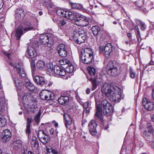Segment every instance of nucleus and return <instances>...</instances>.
I'll list each match as a JSON object with an SVG mask.
<instances>
[{"label":"nucleus","instance_id":"nucleus-30","mask_svg":"<svg viewBox=\"0 0 154 154\" xmlns=\"http://www.w3.org/2000/svg\"><path fill=\"white\" fill-rule=\"evenodd\" d=\"M81 104L83 107L85 109L86 113H88L91 108V103L89 102H86L83 103L82 102Z\"/></svg>","mask_w":154,"mask_h":154},{"label":"nucleus","instance_id":"nucleus-44","mask_svg":"<svg viewBox=\"0 0 154 154\" xmlns=\"http://www.w3.org/2000/svg\"><path fill=\"white\" fill-rule=\"evenodd\" d=\"M47 81L44 77L41 76L40 80V82H39V85H46L47 84Z\"/></svg>","mask_w":154,"mask_h":154},{"label":"nucleus","instance_id":"nucleus-20","mask_svg":"<svg viewBox=\"0 0 154 154\" xmlns=\"http://www.w3.org/2000/svg\"><path fill=\"white\" fill-rule=\"evenodd\" d=\"M25 30L22 25H20L15 29V35L17 40H19L23 34Z\"/></svg>","mask_w":154,"mask_h":154},{"label":"nucleus","instance_id":"nucleus-33","mask_svg":"<svg viewBox=\"0 0 154 154\" xmlns=\"http://www.w3.org/2000/svg\"><path fill=\"white\" fill-rule=\"evenodd\" d=\"M91 30L95 36H97L100 30V28L97 26H93L91 28Z\"/></svg>","mask_w":154,"mask_h":154},{"label":"nucleus","instance_id":"nucleus-5","mask_svg":"<svg viewBox=\"0 0 154 154\" xmlns=\"http://www.w3.org/2000/svg\"><path fill=\"white\" fill-rule=\"evenodd\" d=\"M87 37L88 34L87 32L82 28L77 29L74 32V41L78 44L84 42Z\"/></svg>","mask_w":154,"mask_h":154},{"label":"nucleus","instance_id":"nucleus-26","mask_svg":"<svg viewBox=\"0 0 154 154\" xmlns=\"http://www.w3.org/2000/svg\"><path fill=\"white\" fill-rule=\"evenodd\" d=\"M24 81L25 83V86L26 88L30 91H33L35 89V86L28 79H25Z\"/></svg>","mask_w":154,"mask_h":154},{"label":"nucleus","instance_id":"nucleus-39","mask_svg":"<svg viewBox=\"0 0 154 154\" xmlns=\"http://www.w3.org/2000/svg\"><path fill=\"white\" fill-rule=\"evenodd\" d=\"M32 145L34 147H38V140L36 138H32L31 141Z\"/></svg>","mask_w":154,"mask_h":154},{"label":"nucleus","instance_id":"nucleus-56","mask_svg":"<svg viewBox=\"0 0 154 154\" xmlns=\"http://www.w3.org/2000/svg\"><path fill=\"white\" fill-rule=\"evenodd\" d=\"M30 127V125H26V133L28 134V135H29V134L31 131Z\"/></svg>","mask_w":154,"mask_h":154},{"label":"nucleus","instance_id":"nucleus-15","mask_svg":"<svg viewBox=\"0 0 154 154\" xmlns=\"http://www.w3.org/2000/svg\"><path fill=\"white\" fill-rule=\"evenodd\" d=\"M97 124L96 122L94 120H91L88 124V127L90 134L92 135L96 134V130Z\"/></svg>","mask_w":154,"mask_h":154},{"label":"nucleus","instance_id":"nucleus-48","mask_svg":"<svg viewBox=\"0 0 154 154\" xmlns=\"http://www.w3.org/2000/svg\"><path fill=\"white\" fill-rule=\"evenodd\" d=\"M135 3L137 7H141L143 4V0H137L135 2Z\"/></svg>","mask_w":154,"mask_h":154},{"label":"nucleus","instance_id":"nucleus-53","mask_svg":"<svg viewBox=\"0 0 154 154\" xmlns=\"http://www.w3.org/2000/svg\"><path fill=\"white\" fill-rule=\"evenodd\" d=\"M147 127L148 128V131L153 132L154 131L150 123H147Z\"/></svg>","mask_w":154,"mask_h":154},{"label":"nucleus","instance_id":"nucleus-24","mask_svg":"<svg viewBox=\"0 0 154 154\" xmlns=\"http://www.w3.org/2000/svg\"><path fill=\"white\" fill-rule=\"evenodd\" d=\"M69 98L67 96H62L58 99V102L61 105H66L69 101Z\"/></svg>","mask_w":154,"mask_h":154},{"label":"nucleus","instance_id":"nucleus-40","mask_svg":"<svg viewBox=\"0 0 154 154\" xmlns=\"http://www.w3.org/2000/svg\"><path fill=\"white\" fill-rule=\"evenodd\" d=\"M58 152L57 150L55 149L50 148H47V151L46 154H57Z\"/></svg>","mask_w":154,"mask_h":154},{"label":"nucleus","instance_id":"nucleus-17","mask_svg":"<svg viewBox=\"0 0 154 154\" xmlns=\"http://www.w3.org/2000/svg\"><path fill=\"white\" fill-rule=\"evenodd\" d=\"M53 71L55 74L60 76H64L66 74L65 70L58 65L54 66Z\"/></svg>","mask_w":154,"mask_h":154},{"label":"nucleus","instance_id":"nucleus-51","mask_svg":"<svg viewBox=\"0 0 154 154\" xmlns=\"http://www.w3.org/2000/svg\"><path fill=\"white\" fill-rule=\"evenodd\" d=\"M48 100H53L54 99L55 96L54 93L50 91H48Z\"/></svg>","mask_w":154,"mask_h":154},{"label":"nucleus","instance_id":"nucleus-57","mask_svg":"<svg viewBox=\"0 0 154 154\" xmlns=\"http://www.w3.org/2000/svg\"><path fill=\"white\" fill-rule=\"evenodd\" d=\"M32 118H27V119L26 125L30 126L32 122Z\"/></svg>","mask_w":154,"mask_h":154},{"label":"nucleus","instance_id":"nucleus-13","mask_svg":"<svg viewBox=\"0 0 154 154\" xmlns=\"http://www.w3.org/2000/svg\"><path fill=\"white\" fill-rule=\"evenodd\" d=\"M94 99L96 104V112L95 114V117L96 118H98L101 120H103V116L101 112L102 111L100 109V105H97V103L99 101V100L97 95L95 96Z\"/></svg>","mask_w":154,"mask_h":154},{"label":"nucleus","instance_id":"nucleus-4","mask_svg":"<svg viewBox=\"0 0 154 154\" xmlns=\"http://www.w3.org/2000/svg\"><path fill=\"white\" fill-rule=\"evenodd\" d=\"M23 102L24 105L29 106V110L32 112H35L37 110L36 106L35 104L36 100L29 94H26L23 97Z\"/></svg>","mask_w":154,"mask_h":154},{"label":"nucleus","instance_id":"nucleus-64","mask_svg":"<svg viewBox=\"0 0 154 154\" xmlns=\"http://www.w3.org/2000/svg\"><path fill=\"white\" fill-rule=\"evenodd\" d=\"M52 123L54 124V126L56 127H57L58 125V123L56 122L54 120L52 121Z\"/></svg>","mask_w":154,"mask_h":154},{"label":"nucleus","instance_id":"nucleus-63","mask_svg":"<svg viewBox=\"0 0 154 154\" xmlns=\"http://www.w3.org/2000/svg\"><path fill=\"white\" fill-rule=\"evenodd\" d=\"M49 131L51 134L53 135L54 134L55 131L54 129L51 128L50 130Z\"/></svg>","mask_w":154,"mask_h":154},{"label":"nucleus","instance_id":"nucleus-38","mask_svg":"<svg viewBox=\"0 0 154 154\" xmlns=\"http://www.w3.org/2000/svg\"><path fill=\"white\" fill-rule=\"evenodd\" d=\"M70 5L73 9H82V6L81 4H77L76 3H70Z\"/></svg>","mask_w":154,"mask_h":154},{"label":"nucleus","instance_id":"nucleus-10","mask_svg":"<svg viewBox=\"0 0 154 154\" xmlns=\"http://www.w3.org/2000/svg\"><path fill=\"white\" fill-rule=\"evenodd\" d=\"M57 50L59 55L61 57H65L68 54L67 46L64 44H60L57 46Z\"/></svg>","mask_w":154,"mask_h":154},{"label":"nucleus","instance_id":"nucleus-16","mask_svg":"<svg viewBox=\"0 0 154 154\" xmlns=\"http://www.w3.org/2000/svg\"><path fill=\"white\" fill-rule=\"evenodd\" d=\"M143 136L147 143H150L153 140V132L145 131L143 134Z\"/></svg>","mask_w":154,"mask_h":154},{"label":"nucleus","instance_id":"nucleus-60","mask_svg":"<svg viewBox=\"0 0 154 154\" xmlns=\"http://www.w3.org/2000/svg\"><path fill=\"white\" fill-rule=\"evenodd\" d=\"M135 28L136 29V30H137V37L138 36H140V31L139 30V29L137 26H135Z\"/></svg>","mask_w":154,"mask_h":154},{"label":"nucleus","instance_id":"nucleus-50","mask_svg":"<svg viewBox=\"0 0 154 154\" xmlns=\"http://www.w3.org/2000/svg\"><path fill=\"white\" fill-rule=\"evenodd\" d=\"M40 112L38 113V114L36 115L34 117V120L37 124H38L39 123L40 121Z\"/></svg>","mask_w":154,"mask_h":154},{"label":"nucleus","instance_id":"nucleus-45","mask_svg":"<svg viewBox=\"0 0 154 154\" xmlns=\"http://www.w3.org/2000/svg\"><path fill=\"white\" fill-rule=\"evenodd\" d=\"M46 67L48 71L50 72H53L54 68H53V66L51 63H48L47 64Z\"/></svg>","mask_w":154,"mask_h":154},{"label":"nucleus","instance_id":"nucleus-21","mask_svg":"<svg viewBox=\"0 0 154 154\" xmlns=\"http://www.w3.org/2000/svg\"><path fill=\"white\" fill-rule=\"evenodd\" d=\"M64 118L65 120V125L66 128L69 127V126L72 122V118L69 114L65 113L64 114Z\"/></svg>","mask_w":154,"mask_h":154},{"label":"nucleus","instance_id":"nucleus-52","mask_svg":"<svg viewBox=\"0 0 154 154\" xmlns=\"http://www.w3.org/2000/svg\"><path fill=\"white\" fill-rule=\"evenodd\" d=\"M66 20L63 19L59 21V25L60 26H64L66 25Z\"/></svg>","mask_w":154,"mask_h":154},{"label":"nucleus","instance_id":"nucleus-27","mask_svg":"<svg viewBox=\"0 0 154 154\" xmlns=\"http://www.w3.org/2000/svg\"><path fill=\"white\" fill-rule=\"evenodd\" d=\"M30 67L31 69L32 75L33 77L36 72H37V69L35 63V60L34 59L30 60Z\"/></svg>","mask_w":154,"mask_h":154},{"label":"nucleus","instance_id":"nucleus-43","mask_svg":"<svg viewBox=\"0 0 154 154\" xmlns=\"http://www.w3.org/2000/svg\"><path fill=\"white\" fill-rule=\"evenodd\" d=\"M129 76L132 79H134L135 77L136 73L130 67L129 70Z\"/></svg>","mask_w":154,"mask_h":154},{"label":"nucleus","instance_id":"nucleus-12","mask_svg":"<svg viewBox=\"0 0 154 154\" xmlns=\"http://www.w3.org/2000/svg\"><path fill=\"white\" fill-rule=\"evenodd\" d=\"M10 64L14 69H16L17 72L21 77H24L26 76V73L24 69L23 64L22 63H19L15 65L11 63H10Z\"/></svg>","mask_w":154,"mask_h":154},{"label":"nucleus","instance_id":"nucleus-18","mask_svg":"<svg viewBox=\"0 0 154 154\" xmlns=\"http://www.w3.org/2000/svg\"><path fill=\"white\" fill-rule=\"evenodd\" d=\"M11 134L8 129L4 130L2 133V139L3 142L8 141L11 137Z\"/></svg>","mask_w":154,"mask_h":154},{"label":"nucleus","instance_id":"nucleus-14","mask_svg":"<svg viewBox=\"0 0 154 154\" xmlns=\"http://www.w3.org/2000/svg\"><path fill=\"white\" fill-rule=\"evenodd\" d=\"M142 104L147 110L151 111L154 109V102L152 101L148 100L146 98H143V100Z\"/></svg>","mask_w":154,"mask_h":154},{"label":"nucleus","instance_id":"nucleus-22","mask_svg":"<svg viewBox=\"0 0 154 154\" xmlns=\"http://www.w3.org/2000/svg\"><path fill=\"white\" fill-rule=\"evenodd\" d=\"M40 133L44 134V131L42 130H40L38 131V136L40 140L42 143L44 144H46L49 142L50 139L48 137H45L44 136L41 137L40 135Z\"/></svg>","mask_w":154,"mask_h":154},{"label":"nucleus","instance_id":"nucleus-36","mask_svg":"<svg viewBox=\"0 0 154 154\" xmlns=\"http://www.w3.org/2000/svg\"><path fill=\"white\" fill-rule=\"evenodd\" d=\"M13 81L15 83V86L17 87H19L22 85V82L20 80L16 75H14L13 77Z\"/></svg>","mask_w":154,"mask_h":154},{"label":"nucleus","instance_id":"nucleus-54","mask_svg":"<svg viewBox=\"0 0 154 154\" xmlns=\"http://www.w3.org/2000/svg\"><path fill=\"white\" fill-rule=\"evenodd\" d=\"M5 110V105L3 103L0 104V111L1 112H4Z\"/></svg>","mask_w":154,"mask_h":154},{"label":"nucleus","instance_id":"nucleus-28","mask_svg":"<svg viewBox=\"0 0 154 154\" xmlns=\"http://www.w3.org/2000/svg\"><path fill=\"white\" fill-rule=\"evenodd\" d=\"M48 91L46 90L42 91L39 94V95L41 99L48 100Z\"/></svg>","mask_w":154,"mask_h":154},{"label":"nucleus","instance_id":"nucleus-3","mask_svg":"<svg viewBox=\"0 0 154 154\" xmlns=\"http://www.w3.org/2000/svg\"><path fill=\"white\" fill-rule=\"evenodd\" d=\"M80 56L81 61L85 64L91 63L94 60L93 52L91 48H85L82 49Z\"/></svg>","mask_w":154,"mask_h":154},{"label":"nucleus","instance_id":"nucleus-55","mask_svg":"<svg viewBox=\"0 0 154 154\" xmlns=\"http://www.w3.org/2000/svg\"><path fill=\"white\" fill-rule=\"evenodd\" d=\"M126 69V66L125 65L122 64L120 66L119 70L120 71H125Z\"/></svg>","mask_w":154,"mask_h":154},{"label":"nucleus","instance_id":"nucleus-25","mask_svg":"<svg viewBox=\"0 0 154 154\" xmlns=\"http://www.w3.org/2000/svg\"><path fill=\"white\" fill-rule=\"evenodd\" d=\"M79 14H75L71 11H67L66 14V17L71 20H75L77 16Z\"/></svg>","mask_w":154,"mask_h":154},{"label":"nucleus","instance_id":"nucleus-47","mask_svg":"<svg viewBox=\"0 0 154 154\" xmlns=\"http://www.w3.org/2000/svg\"><path fill=\"white\" fill-rule=\"evenodd\" d=\"M6 119L4 118L1 119H0V127H3L5 126L6 124Z\"/></svg>","mask_w":154,"mask_h":154},{"label":"nucleus","instance_id":"nucleus-32","mask_svg":"<svg viewBox=\"0 0 154 154\" xmlns=\"http://www.w3.org/2000/svg\"><path fill=\"white\" fill-rule=\"evenodd\" d=\"M43 4L47 8L48 10H50V8H52L53 7L54 4L50 1H46L45 0L43 2Z\"/></svg>","mask_w":154,"mask_h":154},{"label":"nucleus","instance_id":"nucleus-49","mask_svg":"<svg viewBox=\"0 0 154 154\" xmlns=\"http://www.w3.org/2000/svg\"><path fill=\"white\" fill-rule=\"evenodd\" d=\"M41 77V76L38 75L35 76L34 77H33L34 82L37 84L39 85V82H40Z\"/></svg>","mask_w":154,"mask_h":154},{"label":"nucleus","instance_id":"nucleus-29","mask_svg":"<svg viewBox=\"0 0 154 154\" xmlns=\"http://www.w3.org/2000/svg\"><path fill=\"white\" fill-rule=\"evenodd\" d=\"M21 146V141L19 140L14 141L12 144V146H13V149L15 150H17L20 149Z\"/></svg>","mask_w":154,"mask_h":154},{"label":"nucleus","instance_id":"nucleus-9","mask_svg":"<svg viewBox=\"0 0 154 154\" xmlns=\"http://www.w3.org/2000/svg\"><path fill=\"white\" fill-rule=\"evenodd\" d=\"M75 23L78 26H87L89 22L87 18L85 16L78 14L75 20Z\"/></svg>","mask_w":154,"mask_h":154},{"label":"nucleus","instance_id":"nucleus-61","mask_svg":"<svg viewBox=\"0 0 154 154\" xmlns=\"http://www.w3.org/2000/svg\"><path fill=\"white\" fill-rule=\"evenodd\" d=\"M4 2L3 0H0V10L3 6L4 5Z\"/></svg>","mask_w":154,"mask_h":154},{"label":"nucleus","instance_id":"nucleus-37","mask_svg":"<svg viewBox=\"0 0 154 154\" xmlns=\"http://www.w3.org/2000/svg\"><path fill=\"white\" fill-rule=\"evenodd\" d=\"M23 27L25 31L31 30L34 28L33 26L29 22H27Z\"/></svg>","mask_w":154,"mask_h":154},{"label":"nucleus","instance_id":"nucleus-35","mask_svg":"<svg viewBox=\"0 0 154 154\" xmlns=\"http://www.w3.org/2000/svg\"><path fill=\"white\" fill-rule=\"evenodd\" d=\"M66 12L67 11L61 8L58 9L56 10V14L58 15L65 17L66 16Z\"/></svg>","mask_w":154,"mask_h":154},{"label":"nucleus","instance_id":"nucleus-8","mask_svg":"<svg viewBox=\"0 0 154 154\" xmlns=\"http://www.w3.org/2000/svg\"><path fill=\"white\" fill-rule=\"evenodd\" d=\"M113 47L110 43H107L105 46H100L99 49L100 52H103L104 56L108 58L113 49Z\"/></svg>","mask_w":154,"mask_h":154},{"label":"nucleus","instance_id":"nucleus-1","mask_svg":"<svg viewBox=\"0 0 154 154\" xmlns=\"http://www.w3.org/2000/svg\"><path fill=\"white\" fill-rule=\"evenodd\" d=\"M102 91L103 94L113 102L119 103L123 98V96L121 94L120 88L116 86H111L107 83L103 84Z\"/></svg>","mask_w":154,"mask_h":154},{"label":"nucleus","instance_id":"nucleus-23","mask_svg":"<svg viewBox=\"0 0 154 154\" xmlns=\"http://www.w3.org/2000/svg\"><path fill=\"white\" fill-rule=\"evenodd\" d=\"M28 53L29 57L33 58L37 55L36 49L33 47L29 46L28 48Z\"/></svg>","mask_w":154,"mask_h":154},{"label":"nucleus","instance_id":"nucleus-62","mask_svg":"<svg viewBox=\"0 0 154 154\" xmlns=\"http://www.w3.org/2000/svg\"><path fill=\"white\" fill-rule=\"evenodd\" d=\"M127 35L128 37L131 40H132V35L130 33L128 32L127 33Z\"/></svg>","mask_w":154,"mask_h":154},{"label":"nucleus","instance_id":"nucleus-7","mask_svg":"<svg viewBox=\"0 0 154 154\" xmlns=\"http://www.w3.org/2000/svg\"><path fill=\"white\" fill-rule=\"evenodd\" d=\"M53 36L50 34H42L40 36V42L42 45H46L47 46L50 48L54 44Z\"/></svg>","mask_w":154,"mask_h":154},{"label":"nucleus","instance_id":"nucleus-11","mask_svg":"<svg viewBox=\"0 0 154 154\" xmlns=\"http://www.w3.org/2000/svg\"><path fill=\"white\" fill-rule=\"evenodd\" d=\"M106 69L107 73L110 75L113 76L118 74L117 69L112 61L108 62L106 66Z\"/></svg>","mask_w":154,"mask_h":154},{"label":"nucleus","instance_id":"nucleus-31","mask_svg":"<svg viewBox=\"0 0 154 154\" xmlns=\"http://www.w3.org/2000/svg\"><path fill=\"white\" fill-rule=\"evenodd\" d=\"M136 23L138 25H140V29L141 30L143 31H144L145 30L146 28V26L144 22L140 20L136 19Z\"/></svg>","mask_w":154,"mask_h":154},{"label":"nucleus","instance_id":"nucleus-2","mask_svg":"<svg viewBox=\"0 0 154 154\" xmlns=\"http://www.w3.org/2000/svg\"><path fill=\"white\" fill-rule=\"evenodd\" d=\"M89 75L87 76L88 80L90 81L92 85V90L96 89L98 85L102 82L103 80L102 76H97L96 69L93 67H88V68Z\"/></svg>","mask_w":154,"mask_h":154},{"label":"nucleus","instance_id":"nucleus-58","mask_svg":"<svg viewBox=\"0 0 154 154\" xmlns=\"http://www.w3.org/2000/svg\"><path fill=\"white\" fill-rule=\"evenodd\" d=\"M109 128V125L107 123L103 124V129L104 130L107 129Z\"/></svg>","mask_w":154,"mask_h":154},{"label":"nucleus","instance_id":"nucleus-34","mask_svg":"<svg viewBox=\"0 0 154 154\" xmlns=\"http://www.w3.org/2000/svg\"><path fill=\"white\" fill-rule=\"evenodd\" d=\"M45 66V62L42 60H38L36 64L37 68L40 70L43 69L44 68Z\"/></svg>","mask_w":154,"mask_h":154},{"label":"nucleus","instance_id":"nucleus-42","mask_svg":"<svg viewBox=\"0 0 154 154\" xmlns=\"http://www.w3.org/2000/svg\"><path fill=\"white\" fill-rule=\"evenodd\" d=\"M72 93L74 94L75 96V98L79 102V103L80 104H81L82 103V101L81 100V98L78 95V92L77 91H72Z\"/></svg>","mask_w":154,"mask_h":154},{"label":"nucleus","instance_id":"nucleus-19","mask_svg":"<svg viewBox=\"0 0 154 154\" xmlns=\"http://www.w3.org/2000/svg\"><path fill=\"white\" fill-rule=\"evenodd\" d=\"M24 17V11L23 9L19 8L16 11L15 17L18 21H21Z\"/></svg>","mask_w":154,"mask_h":154},{"label":"nucleus","instance_id":"nucleus-46","mask_svg":"<svg viewBox=\"0 0 154 154\" xmlns=\"http://www.w3.org/2000/svg\"><path fill=\"white\" fill-rule=\"evenodd\" d=\"M39 43L35 40L33 41L30 43V46L33 47L36 49V48H38V46Z\"/></svg>","mask_w":154,"mask_h":154},{"label":"nucleus","instance_id":"nucleus-59","mask_svg":"<svg viewBox=\"0 0 154 154\" xmlns=\"http://www.w3.org/2000/svg\"><path fill=\"white\" fill-rule=\"evenodd\" d=\"M88 2L89 3L90 5L93 6L95 4L94 0H88Z\"/></svg>","mask_w":154,"mask_h":154},{"label":"nucleus","instance_id":"nucleus-6","mask_svg":"<svg viewBox=\"0 0 154 154\" xmlns=\"http://www.w3.org/2000/svg\"><path fill=\"white\" fill-rule=\"evenodd\" d=\"M100 105V109L105 115L109 116L113 112V109L111 104L106 99L103 100Z\"/></svg>","mask_w":154,"mask_h":154},{"label":"nucleus","instance_id":"nucleus-41","mask_svg":"<svg viewBox=\"0 0 154 154\" xmlns=\"http://www.w3.org/2000/svg\"><path fill=\"white\" fill-rule=\"evenodd\" d=\"M74 67L72 65H69L66 68L65 70L67 72L71 73L74 70Z\"/></svg>","mask_w":154,"mask_h":154}]
</instances>
